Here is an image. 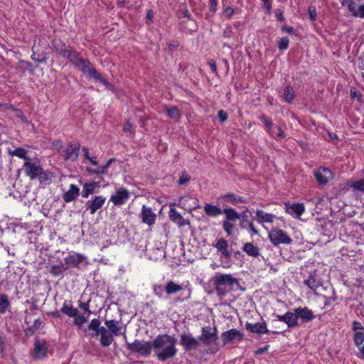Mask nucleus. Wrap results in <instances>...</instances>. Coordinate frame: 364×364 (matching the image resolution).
<instances>
[{
    "instance_id": "obj_1",
    "label": "nucleus",
    "mask_w": 364,
    "mask_h": 364,
    "mask_svg": "<svg viewBox=\"0 0 364 364\" xmlns=\"http://www.w3.org/2000/svg\"><path fill=\"white\" fill-rule=\"evenodd\" d=\"M152 343L153 349L159 361L165 362L176 356L178 350L174 337L168 334H161L157 336Z\"/></svg>"
},
{
    "instance_id": "obj_2",
    "label": "nucleus",
    "mask_w": 364,
    "mask_h": 364,
    "mask_svg": "<svg viewBox=\"0 0 364 364\" xmlns=\"http://www.w3.org/2000/svg\"><path fill=\"white\" fill-rule=\"evenodd\" d=\"M248 210L242 211L241 213H237L232 208H225L223 210V214L225 215V219L223 221V228L228 235L232 234L235 228V223L237 220H240V228H245V222H247Z\"/></svg>"
},
{
    "instance_id": "obj_3",
    "label": "nucleus",
    "mask_w": 364,
    "mask_h": 364,
    "mask_svg": "<svg viewBox=\"0 0 364 364\" xmlns=\"http://www.w3.org/2000/svg\"><path fill=\"white\" fill-rule=\"evenodd\" d=\"M213 284L217 295L223 297L232 289L234 284H239V282L231 274H218L213 278Z\"/></svg>"
},
{
    "instance_id": "obj_4",
    "label": "nucleus",
    "mask_w": 364,
    "mask_h": 364,
    "mask_svg": "<svg viewBox=\"0 0 364 364\" xmlns=\"http://www.w3.org/2000/svg\"><path fill=\"white\" fill-rule=\"evenodd\" d=\"M125 343L129 350L144 357H149L153 350V343L151 341L135 339L132 343L125 340Z\"/></svg>"
},
{
    "instance_id": "obj_5",
    "label": "nucleus",
    "mask_w": 364,
    "mask_h": 364,
    "mask_svg": "<svg viewBox=\"0 0 364 364\" xmlns=\"http://www.w3.org/2000/svg\"><path fill=\"white\" fill-rule=\"evenodd\" d=\"M198 339L205 346L216 345L218 339L216 327L213 328L210 326L203 327Z\"/></svg>"
},
{
    "instance_id": "obj_6",
    "label": "nucleus",
    "mask_w": 364,
    "mask_h": 364,
    "mask_svg": "<svg viewBox=\"0 0 364 364\" xmlns=\"http://www.w3.org/2000/svg\"><path fill=\"white\" fill-rule=\"evenodd\" d=\"M82 73H87L88 77L90 78H94L96 80L100 81L104 85H108V82L102 77L100 73H99L95 68L93 67L91 62L85 59L82 64H80V68H77Z\"/></svg>"
},
{
    "instance_id": "obj_7",
    "label": "nucleus",
    "mask_w": 364,
    "mask_h": 364,
    "mask_svg": "<svg viewBox=\"0 0 364 364\" xmlns=\"http://www.w3.org/2000/svg\"><path fill=\"white\" fill-rule=\"evenodd\" d=\"M269 239L274 245H289L292 242L291 237L282 230L273 228L269 232Z\"/></svg>"
},
{
    "instance_id": "obj_8",
    "label": "nucleus",
    "mask_w": 364,
    "mask_h": 364,
    "mask_svg": "<svg viewBox=\"0 0 364 364\" xmlns=\"http://www.w3.org/2000/svg\"><path fill=\"white\" fill-rule=\"evenodd\" d=\"M180 343L186 351L196 350L200 346L198 338L193 337L190 333H181L180 335Z\"/></svg>"
},
{
    "instance_id": "obj_9",
    "label": "nucleus",
    "mask_w": 364,
    "mask_h": 364,
    "mask_svg": "<svg viewBox=\"0 0 364 364\" xmlns=\"http://www.w3.org/2000/svg\"><path fill=\"white\" fill-rule=\"evenodd\" d=\"M105 324L107 328L109 333H112V336L114 337L123 335L124 340H127L126 329L123 328L121 321H117L114 319L105 320Z\"/></svg>"
},
{
    "instance_id": "obj_10",
    "label": "nucleus",
    "mask_w": 364,
    "mask_h": 364,
    "mask_svg": "<svg viewBox=\"0 0 364 364\" xmlns=\"http://www.w3.org/2000/svg\"><path fill=\"white\" fill-rule=\"evenodd\" d=\"M51 45L55 52L63 58L68 57L70 51L73 48V47L66 45L65 43L59 38H54L51 41Z\"/></svg>"
},
{
    "instance_id": "obj_11",
    "label": "nucleus",
    "mask_w": 364,
    "mask_h": 364,
    "mask_svg": "<svg viewBox=\"0 0 364 364\" xmlns=\"http://www.w3.org/2000/svg\"><path fill=\"white\" fill-rule=\"evenodd\" d=\"M314 174L316 180L320 185H326L333 178L331 171L323 166L315 170Z\"/></svg>"
},
{
    "instance_id": "obj_12",
    "label": "nucleus",
    "mask_w": 364,
    "mask_h": 364,
    "mask_svg": "<svg viewBox=\"0 0 364 364\" xmlns=\"http://www.w3.org/2000/svg\"><path fill=\"white\" fill-rule=\"evenodd\" d=\"M130 192L124 188H119L114 195H112L110 198V201L114 205H122L124 204L127 200L129 198Z\"/></svg>"
},
{
    "instance_id": "obj_13",
    "label": "nucleus",
    "mask_w": 364,
    "mask_h": 364,
    "mask_svg": "<svg viewBox=\"0 0 364 364\" xmlns=\"http://www.w3.org/2000/svg\"><path fill=\"white\" fill-rule=\"evenodd\" d=\"M176 204L175 203H171L169 205V211L168 216L170 220L177 224L179 227L183 226L185 225H190V221L188 220L184 219L182 215L176 210L175 206Z\"/></svg>"
},
{
    "instance_id": "obj_14",
    "label": "nucleus",
    "mask_w": 364,
    "mask_h": 364,
    "mask_svg": "<svg viewBox=\"0 0 364 364\" xmlns=\"http://www.w3.org/2000/svg\"><path fill=\"white\" fill-rule=\"evenodd\" d=\"M23 169L25 174L33 180L37 178L42 167L37 165L36 163L31 162L30 160H28L24 162Z\"/></svg>"
},
{
    "instance_id": "obj_15",
    "label": "nucleus",
    "mask_w": 364,
    "mask_h": 364,
    "mask_svg": "<svg viewBox=\"0 0 364 364\" xmlns=\"http://www.w3.org/2000/svg\"><path fill=\"white\" fill-rule=\"evenodd\" d=\"M106 198L102 196H96L92 199L89 200L86 203V208L90 214H95L97 210L100 209L105 204Z\"/></svg>"
},
{
    "instance_id": "obj_16",
    "label": "nucleus",
    "mask_w": 364,
    "mask_h": 364,
    "mask_svg": "<svg viewBox=\"0 0 364 364\" xmlns=\"http://www.w3.org/2000/svg\"><path fill=\"white\" fill-rule=\"evenodd\" d=\"M242 338L243 334L235 328H232L221 334V339L223 342V345L229 343L233 341H242Z\"/></svg>"
},
{
    "instance_id": "obj_17",
    "label": "nucleus",
    "mask_w": 364,
    "mask_h": 364,
    "mask_svg": "<svg viewBox=\"0 0 364 364\" xmlns=\"http://www.w3.org/2000/svg\"><path fill=\"white\" fill-rule=\"evenodd\" d=\"M141 218L144 223L147 224L149 226H151L155 223L156 215L152 211L151 208L143 205L141 213Z\"/></svg>"
},
{
    "instance_id": "obj_18",
    "label": "nucleus",
    "mask_w": 364,
    "mask_h": 364,
    "mask_svg": "<svg viewBox=\"0 0 364 364\" xmlns=\"http://www.w3.org/2000/svg\"><path fill=\"white\" fill-rule=\"evenodd\" d=\"M80 148V144L78 142L70 143L65 150V159L75 161L78 157Z\"/></svg>"
},
{
    "instance_id": "obj_19",
    "label": "nucleus",
    "mask_w": 364,
    "mask_h": 364,
    "mask_svg": "<svg viewBox=\"0 0 364 364\" xmlns=\"http://www.w3.org/2000/svg\"><path fill=\"white\" fill-rule=\"evenodd\" d=\"M98 333L100 335V343L102 347H108L114 341V338L112 336V333H109L107 328L100 326Z\"/></svg>"
},
{
    "instance_id": "obj_20",
    "label": "nucleus",
    "mask_w": 364,
    "mask_h": 364,
    "mask_svg": "<svg viewBox=\"0 0 364 364\" xmlns=\"http://www.w3.org/2000/svg\"><path fill=\"white\" fill-rule=\"evenodd\" d=\"M245 329L251 333L258 334L267 333L269 332L267 328V323L265 321L255 323L247 322L245 324Z\"/></svg>"
},
{
    "instance_id": "obj_21",
    "label": "nucleus",
    "mask_w": 364,
    "mask_h": 364,
    "mask_svg": "<svg viewBox=\"0 0 364 364\" xmlns=\"http://www.w3.org/2000/svg\"><path fill=\"white\" fill-rule=\"evenodd\" d=\"M304 283L312 291H316L322 285V282L318 278L316 270L309 273L308 279H306Z\"/></svg>"
},
{
    "instance_id": "obj_22",
    "label": "nucleus",
    "mask_w": 364,
    "mask_h": 364,
    "mask_svg": "<svg viewBox=\"0 0 364 364\" xmlns=\"http://www.w3.org/2000/svg\"><path fill=\"white\" fill-rule=\"evenodd\" d=\"M48 346L44 341L36 338L34 343V356L36 358H43L47 355Z\"/></svg>"
},
{
    "instance_id": "obj_23",
    "label": "nucleus",
    "mask_w": 364,
    "mask_h": 364,
    "mask_svg": "<svg viewBox=\"0 0 364 364\" xmlns=\"http://www.w3.org/2000/svg\"><path fill=\"white\" fill-rule=\"evenodd\" d=\"M100 187V181H92L86 183L83 185L81 196L82 198H87L90 194L97 193Z\"/></svg>"
},
{
    "instance_id": "obj_24",
    "label": "nucleus",
    "mask_w": 364,
    "mask_h": 364,
    "mask_svg": "<svg viewBox=\"0 0 364 364\" xmlns=\"http://www.w3.org/2000/svg\"><path fill=\"white\" fill-rule=\"evenodd\" d=\"M85 257L79 253H74L73 255H70L64 259L65 264L66 267H78L80 263H81Z\"/></svg>"
},
{
    "instance_id": "obj_25",
    "label": "nucleus",
    "mask_w": 364,
    "mask_h": 364,
    "mask_svg": "<svg viewBox=\"0 0 364 364\" xmlns=\"http://www.w3.org/2000/svg\"><path fill=\"white\" fill-rule=\"evenodd\" d=\"M180 29L186 33L196 32L198 29V25L192 18L188 19H182L180 22Z\"/></svg>"
},
{
    "instance_id": "obj_26",
    "label": "nucleus",
    "mask_w": 364,
    "mask_h": 364,
    "mask_svg": "<svg viewBox=\"0 0 364 364\" xmlns=\"http://www.w3.org/2000/svg\"><path fill=\"white\" fill-rule=\"evenodd\" d=\"M286 211L295 218H299L304 212V205L303 203H285Z\"/></svg>"
},
{
    "instance_id": "obj_27",
    "label": "nucleus",
    "mask_w": 364,
    "mask_h": 364,
    "mask_svg": "<svg viewBox=\"0 0 364 364\" xmlns=\"http://www.w3.org/2000/svg\"><path fill=\"white\" fill-rule=\"evenodd\" d=\"M294 311L296 313L298 320L301 319L303 322H309L314 318L312 311L307 307H298Z\"/></svg>"
},
{
    "instance_id": "obj_28",
    "label": "nucleus",
    "mask_w": 364,
    "mask_h": 364,
    "mask_svg": "<svg viewBox=\"0 0 364 364\" xmlns=\"http://www.w3.org/2000/svg\"><path fill=\"white\" fill-rule=\"evenodd\" d=\"M79 194L80 188L76 185L71 184L69 190L63 194V198L65 202L69 203L76 199Z\"/></svg>"
},
{
    "instance_id": "obj_29",
    "label": "nucleus",
    "mask_w": 364,
    "mask_h": 364,
    "mask_svg": "<svg viewBox=\"0 0 364 364\" xmlns=\"http://www.w3.org/2000/svg\"><path fill=\"white\" fill-rule=\"evenodd\" d=\"M65 59L69 60V61L76 68H80V64H82V61L85 60V58H82L81 53L77 52L74 48L70 51L68 57Z\"/></svg>"
},
{
    "instance_id": "obj_30",
    "label": "nucleus",
    "mask_w": 364,
    "mask_h": 364,
    "mask_svg": "<svg viewBox=\"0 0 364 364\" xmlns=\"http://www.w3.org/2000/svg\"><path fill=\"white\" fill-rule=\"evenodd\" d=\"M215 247L217 248L218 251L221 252V254L223 257L227 259L230 258V254L228 250V243L225 239L220 238L215 245Z\"/></svg>"
},
{
    "instance_id": "obj_31",
    "label": "nucleus",
    "mask_w": 364,
    "mask_h": 364,
    "mask_svg": "<svg viewBox=\"0 0 364 364\" xmlns=\"http://www.w3.org/2000/svg\"><path fill=\"white\" fill-rule=\"evenodd\" d=\"M204 212L209 217H216L223 214V210L217 205L206 203L204 205Z\"/></svg>"
},
{
    "instance_id": "obj_32",
    "label": "nucleus",
    "mask_w": 364,
    "mask_h": 364,
    "mask_svg": "<svg viewBox=\"0 0 364 364\" xmlns=\"http://www.w3.org/2000/svg\"><path fill=\"white\" fill-rule=\"evenodd\" d=\"M183 289V286L175 283L172 280L168 281L164 287V291L168 295L174 294Z\"/></svg>"
},
{
    "instance_id": "obj_33",
    "label": "nucleus",
    "mask_w": 364,
    "mask_h": 364,
    "mask_svg": "<svg viewBox=\"0 0 364 364\" xmlns=\"http://www.w3.org/2000/svg\"><path fill=\"white\" fill-rule=\"evenodd\" d=\"M256 217L259 223H272L275 218L274 215L265 213L262 210H257L256 211Z\"/></svg>"
},
{
    "instance_id": "obj_34",
    "label": "nucleus",
    "mask_w": 364,
    "mask_h": 364,
    "mask_svg": "<svg viewBox=\"0 0 364 364\" xmlns=\"http://www.w3.org/2000/svg\"><path fill=\"white\" fill-rule=\"evenodd\" d=\"M242 250L249 256L257 257L259 255V248L252 242H247L244 245Z\"/></svg>"
},
{
    "instance_id": "obj_35",
    "label": "nucleus",
    "mask_w": 364,
    "mask_h": 364,
    "mask_svg": "<svg viewBox=\"0 0 364 364\" xmlns=\"http://www.w3.org/2000/svg\"><path fill=\"white\" fill-rule=\"evenodd\" d=\"M53 173L48 171H45L42 168L37 178L38 179L41 184H50L51 183V178L53 177Z\"/></svg>"
},
{
    "instance_id": "obj_36",
    "label": "nucleus",
    "mask_w": 364,
    "mask_h": 364,
    "mask_svg": "<svg viewBox=\"0 0 364 364\" xmlns=\"http://www.w3.org/2000/svg\"><path fill=\"white\" fill-rule=\"evenodd\" d=\"M8 153H9V156H17L20 159L26 160V161L31 160L30 158L27 155V151L21 147L16 148L14 150H9Z\"/></svg>"
},
{
    "instance_id": "obj_37",
    "label": "nucleus",
    "mask_w": 364,
    "mask_h": 364,
    "mask_svg": "<svg viewBox=\"0 0 364 364\" xmlns=\"http://www.w3.org/2000/svg\"><path fill=\"white\" fill-rule=\"evenodd\" d=\"M61 311L70 317L76 316L78 311L77 309L73 308L70 302L65 301L61 309Z\"/></svg>"
},
{
    "instance_id": "obj_38",
    "label": "nucleus",
    "mask_w": 364,
    "mask_h": 364,
    "mask_svg": "<svg viewBox=\"0 0 364 364\" xmlns=\"http://www.w3.org/2000/svg\"><path fill=\"white\" fill-rule=\"evenodd\" d=\"M11 306L8 295L2 294L0 295V314H4Z\"/></svg>"
},
{
    "instance_id": "obj_39",
    "label": "nucleus",
    "mask_w": 364,
    "mask_h": 364,
    "mask_svg": "<svg viewBox=\"0 0 364 364\" xmlns=\"http://www.w3.org/2000/svg\"><path fill=\"white\" fill-rule=\"evenodd\" d=\"M295 97L294 90L291 85H287L284 90V100L286 102L290 104L293 102Z\"/></svg>"
},
{
    "instance_id": "obj_40",
    "label": "nucleus",
    "mask_w": 364,
    "mask_h": 364,
    "mask_svg": "<svg viewBox=\"0 0 364 364\" xmlns=\"http://www.w3.org/2000/svg\"><path fill=\"white\" fill-rule=\"evenodd\" d=\"M299 321L296 313L294 311V313L288 311L287 312V326L289 328H294L296 326H299Z\"/></svg>"
},
{
    "instance_id": "obj_41",
    "label": "nucleus",
    "mask_w": 364,
    "mask_h": 364,
    "mask_svg": "<svg viewBox=\"0 0 364 364\" xmlns=\"http://www.w3.org/2000/svg\"><path fill=\"white\" fill-rule=\"evenodd\" d=\"M225 201L236 205L237 203H245L246 200L232 193H228L223 196Z\"/></svg>"
},
{
    "instance_id": "obj_42",
    "label": "nucleus",
    "mask_w": 364,
    "mask_h": 364,
    "mask_svg": "<svg viewBox=\"0 0 364 364\" xmlns=\"http://www.w3.org/2000/svg\"><path fill=\"white\" fill-rule=\"evenodd\" d=\"M68 269V267L63 264L53 265L51 267L50 274L55 277L60 276Z\"/></svg>"
},
{
    "instance_id": "obj_43",
    "label": "nucleus",
    "mask_w": 364,
    "mask_h": 364,
    "mask_svg": "<svg viewBox=\"0 0 364 364\" xmlns=\"http://www.w3.org/2000/svg\"><path fill=\"white\" fill-rule=\"evenodd\" d=\"M166 112L168 117L173 119H178L181 117L180 111L178 109L173 106V107H166Z\"/></svg>"
},
{
    "instance_id": "obj_44",
    "label": "nucleus",
    "mask_w": 364,
    "mask_h": 364,
    "mask_svg": "<svg viewBox=\"0 0 364 364\" xmlns=\"http://www.w3.org/2000/svg\"><path fill=\"white\" fill-rule=\"evenodd\" d=\"M259 119L266 125V127H267V132L271 136H274V133H273V130H272L273 129V123H272V122L270 119H267L264 115H261L259 117Z\"/></svg>"
},
{
    "instance_id": "obj_45",
    "label": "nucleus",
    "mask_w": 364,
    "mask_h": 364,
    "mask_svg": "<svg viewBox=\"0 0 364 364\" xmlns=\"http://www.w3.org/2000/svg\"><path fill=\"white\" fill-rule=\"evenodd\" d=\"M353 341L357 346H361L364 341V332L357 331L353 336Z\"/></svg>"
},
{
    "instance_id": "obj_46",
    "label": "nucleus",
    "mask_w": 364,
    "mask_h": 364,
    "mask_svg": "<svg viewBox=\"0 0 364 364\" xmlns=\"http://www.w3.org/2000/svg\"><path fill=\"white\" fill-rule=\"evenodd\" d=\"M351 188L354 191H358L360 192H364V178L356 181L351 185Z\"/></svg>"
},
{
    "instance_id": "obj_47",
    "label": "nucleus",
    "mask_w": 364,
    "mask_h": 364,
    "mask_svg": "<svg viewBox=\"0 0 364 364\" xmlns=\"http://www.w3.org/2000/svg\"><path fill=\"white\" fill-rule=\"evenodd\" d=\"M289 44V39L288 37L285 36L282 38L278 42V48L280 50H286Z\"/></svg>"
},
{
    "instance_id": "obj_48",
    "label": "nucleus",
    "mask_w": 364,
    "mask_h": 364,
    "mask_svg": "<svg viewBox=\"0 0 364 364\" xmlns=\"http://www.w3.org/2000/svg\"><path fill=\"white\" fill-rule=\"evenodd\" d=\"M73 317L75 318L74 324L78 327L82 326L83 323L87 321V318L85 317L83 315H78L77 314L76 316Z\"/></svg>"
},
{
    "instance_id": "obj_49",
    "label": "nucleus",
    "mask_w": 364,
    "mask_h": 364,
    "mask_svg": "<svg viewBox=\"0 0 364 364\" xmlns=\"http://www.w3.org/2000/svg\"><path fill=\"white\" fill-rule=\"evenodd\" d=\"M164 291V287L161 284H154L153 286V291L154 294L157 296L159 298H162L163 291Z\"/></svg>"
},
{
    "instance_id": "obj_50",
    "label": "nucleus",
    "mask_w": 364,
    "mask_h": 364,
    "mask_svg": "<svg viewBox=\"0 0 364 364\" xmlns=\"http://www.w3.org/2000/svg\"><path fill=\"white\" fill-rule=\"evenodd\" d=\"M100 325L101 322L98 318H93L88 325V329L89 331L98 330Z\"/></svg>"
},
{
    "instance_id": "obj_51",
    "label": "nucleus",
    "mask_w": 364,
    "mask_h": 364,
    "mask_svg": "<svg viewBox=\"0 0 364 364\" xmlns=\"http://www.w3.org/2000/svg\"><path fill=\"white\" fill-rule=\"evenodd\" d=\"M248 218H249V217L247 216V222H245L244 225L245 227L246 226L248 227V229L252 232V235H258L259 234L258 230L255 228L253 223L251 221H249Z\"/></svg>"
},
{
    "instance_id": "obj_52",
    "label": "nucleus",
    "mask_w": 364,
    "mask_h": 364,
    "mask_svg": "<svg viewBox=\"0 0 364 364\" xmlns=\"http://www.w3.org/2000/svg\"><path fill=\"white\" fill-rule=\"evenodd\" d=\"M308 13L309 14V18L311 21H314L316 19L317 13H316L315 6H309Z\"/></svg>"
},
{
    "instance_id": "obj_53",
    "label": "nucleus",
    "mask_w": 364,
    "mask_h": 364,
    "mask_svg": "<svg viewBox=\"0 0 364 364\" xmlns=\"http://www.w3.org/2000/svg\"><path fill=\"white\" fill-rule=\"evenodd\" d=\"M348 11L352 14L353 16H355V14H356L358 9H356V5L355 3L353 0H350L348 5Z\"/></svg>"
},
{
    "instance_id": "obj_54",
    "label": "nucleus",
    "mask_w": 364,
    "mask_h": 364,
    "mask_svg": "<svg viewBox=\"0 0 364 364\" xmlns=\"http://www.w3.org/2000/svg\"><path fill=\"white\" fill-rule=\"evenodd\" d=\"M277 129L278 132L275 136L274 135L273 136L274 137V139L277 141H280V140L284 139L286 136V134L284 132V131L282 130V129L281 128V127H277Z\"/></svg>"
},
{
    "instance_id": "obj_55",
    "label": "nucleus",
    "mask_w": 364,
    "mask_h": 364,
    "mask_svg": "<svg viewBox=\"0 0 364 364\" xmlns=\"http://www.w3.org/2000/svg\"><path fill=\"white\" fill-rule=\"evenodd\" d=\"M190 179H191V177L185 172H183L182 175L181 176V177L178 180V184L179 185L186 184L190 181Z\"/></svg>"
},
{
    "instance_id": "obj_56",
    "label": "nucleus",
    "mask_w": 364,
    "mask_h": 364,
    "mask_svg": "<svg viewBox=\"0 0 364 364\" xmlns=\"http://www.w3.org/2000/svg\"><path fill=\"white\" fill-rule=\"evenodd\" d=\"M31 59L39 63H45L46 61V58L45 56L41 58V55L37 54L35 52H33V55H31Z\"/></svg>"
},
{
    "instance_id": "obj_57",
    "label": "nucleus",
    "mask_w": 364,
    "mask_h": 364,
    "mask_svg": "<svg viewBox=\"0 0 364 364\" xmlns=\"http://www.w3.org/2000/svg\"><path fill=\"white\" fill-rule=\"evenodd\" d=\"M218 0H209V10L213 14L217 11Z\"/></svg>"
},
{
    "instance_id": "obj_58",
    "label": "nucleus",
    "mask_w": 364,
    "mask_h": 364,
    "mask_svg": "<svg viewBox=\"0 0 364 364\" xmlns=\"http://www.w3.org/2000/svg\"><path fill=\"white\" fill-rule=\"evenodd\" d=\"M115 161L114 159H110L109 161H107V163L104 165V166H101V172L102 174H106L107 173V169L109 167V166L111 165V164L112 162H114Z\"/></svg>"
},
{
    "instance_id": "obj_59",
    "label": "nucleus",
    "mask_w": 364,
    "mask_h": 364,
    "mask_svg": "<svg viewBox=\"0 0 364 364\" xmlns=\"http://www.w3.org/2000/svg\"><path fill=\"white\" fill-rule=\"evenodd\" d=\"M6 348V339L3 333H0V353H3Z\"/></svg>"
},
{
    "instance_id": "obj_60",
    "label": "nucleus",
    "mask_w": 364,
    "mask_h": 364,
    "mask_svg": "<svg viewBox=\"0 0 364 364\" xmlns=\"http://www.w3.org/2000/svg\"><path fill=\"white\" fill-rule=\"evenodd\" d=\"M218 117L220 119L221 122H225L228 119L227 113L223 110H220L218 112Z\"/></svg>"
},
{
    "instance_id": "obj_61",
    "label": "nucleus",
    "mask_w": 364,
    "mask_h": 364,
    "mask_svg": "<svg viewBox=\"0 0 364 364\" xmlns=\"http://www.w3.org/2000/svg\"><path fill=\"white\" fill-rule=\"evenodd\" d=\"M355 17H359L361 18H364V4L360 5L358 7L357 12L355 14Z\"/></svg>"
},
{
    "instance_id": "obj_62",
    "label": "nucleus",
    "mask_w": 364,
    "mask_h": 364,
    "mask_svg": "<svg viewBox=\"0 0 364 364\" xmlns=\"http://www.w3.org/2000/svg\"><path fill=\"white\" fill-rule=\"evenodd\" d=\"M272 0H262L264 7L268 14H270L272 9Z\"/></svg>"
},
{
    "instance_id": "obj_63",
    "label": "nucleus",
    "mask_w": 364,
    "mask_h": 364,
    "mask_svg": "<svg viewBox=\"0 0 364 364\" xmlns=\"http://www.w3.org/2000/svg\"><path fill=\"white\" fill-rule=\"evenodd\" d=\"M223 13L225 15V16L230 18L234 14V9L233 8L228 6L224 9Z\"/></svg>"
},
{
    "instance_id": "obj_64",
    "label": "nucleus",
    "mask_w": 364,
    "mask_h": 364,
    "mask_svg": "<svg viewBox=\"0 0 364 364\" xmlns=\"http://www.w3.org/2000/svg\"><path fill=\"white\" fill-rule=\"evenodd\" d=\"M43 326V322L40 318L35 319L33 324L32 325L33 328L38 330Z\"/></svg>"
}]
</instances>
